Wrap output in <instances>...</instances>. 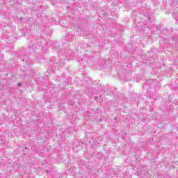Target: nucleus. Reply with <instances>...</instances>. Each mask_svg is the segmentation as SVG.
<instances>
[{
  "mask_svg": "<svg viewBox=\"0 0 178 178\" xmlns=\"http://www.w3.org/2000/svg\"><path fill=\"white\" fill-rule=\"evenodd\" d=\"M73 38H74V32H70L65 38V41L67 42H72L73 41Z\"/></svg>",
  "mask_w": 178,
  "mask_h": 178,
  "instance_id": "1",
  "label": "nucleus"
},
{
  "mask_svg": "<svg viewBox=\"0 0 178 178\" xmlns=\"http://www.w3.org/2000/svg\"><path fill=\"white\" fill-rule=\"evenodd\" d=\"M23 62H26V67L27 66H30V65H33V61L30 60L29 58H26L23 59Z\"/></svg>",
  "mask_w": 178,
  "mask_h": 178,
  "instance_id": "2",
  "label": "nucleus"
},
{
  "mask_svg": "<svg viewBox=\"0 0 178 178\" xmlns=\"http://www.w3.org/2000/svg\"><path fill=\"white\" fill-rule=\"evenodd\" d=\"M6 141V138L5 136L0 137V144H5Z\"/></svg>",
  "mask_w": 178,
  "mask_h": 178,
  "instance_id": "3",
  "label": "nucleus"
},
{
  "mask_svg": "<svg viewBox=\"0 0 178 178\" xmlns=\"http://www.w3.org/2000/svg\"><path fill=\"white\" fill-rule=\"evenodd\" d=\"M104 93L106 94V95H109V93H108V90H105Z\"/></svg>",
  "mask_w": 178,
  "mask_h": 178,
  "instance_id": "4",
  "label": "nucleus"
},
{
  "mask_svg": "<svg viewBox=\"0 0 178 178\" xmlns=\"http://www.w3.org/2000/svg\"><path fill=\"white\" fill-rule=\"evenodd\" d=\"M19 22H22L23 17H19Z\"/></svg>",
  "mask_w": 178,
  "mask_h": 178,
  "instance_id": "5",
  "label": "nucleus"
},
{
  "mask_svg": "<svg viewBox=\"0 0 178 178\" xmlns=\"http://www.w3.org/2000/svg\"><path fill=\"white\" fill-rule=\"evenodd\" d=\"M113 90H114L115 92H116L118 88H113Z\"/></svg>",
  "mask_w": 178,
  "mask_h": 178,
  "instance_id": "6",
  "label": "nucleus"
},
{
  "mask_svg": "<svg viewBox=\"0 0 178 178\" xmlns=\"http://www.w3.org/2000/svg\"><path fill=\"white\" fill-rule=\"evenodd\" d=\"M172 16L175 17V16H176V13H172Z\"/></svg>",
  "mask_w": 178,
  "mask_h": 178,
  "instance_id": "7",
  "label": "nucleus"
},
{
  "mask_svg": "<svg viewBox=\"0 0 178 178\" xmlns=\"http://www.w3.org/2000/svg\"><path fill=\"white\" fill-rule=\"evenodd\" d=\"M15 122H19L20 120H19V119L18 120H15Z\"/></svg>",
  "mask_w": 178,
  "mask_h": 178,
  "instance_id": "8",
  "label": "nucleus"
},
{
  "mask_svg": "<svg viewBox=\"0 0 178 178\" xmlns=\"http://www.w3.org/2000/svg\"><path fill=\"white\" fill-rule=\"evenodd\" d=\"M22 86V83H18V86L20 87Z\"/></svg>",
  "mask_w": 178,
  "mask_h": 178,
  "instance_id": "9",
  "label": "nucleus"
},
{
  "mask_svg": "<svg viewBox=\"0 0 178 178\" xmlns=\"http://www.w3.org/2000/svg\"><path fill=\"white\" fill-rule=\"evenodd\" d=\"M7 38H8V40L10 39V38H9V35L7 36Z\"/></svg>",
  "mask_w": 178,
  "mask_h": 178,
  "instance_id": "10",
  "label": "nucleus"
},
{
  "mask_svg": "<svg viewBox=\"0 0 178 178\" xmlns=\"http://www.w3.org/2000/svg\"><path fill=\"white\" fill-rule=\"evenodd\" d=\"M27 76H30V73L27 74Z\"/></svg>",
  "mask_w": 178,
  "mask_h": 178,
  "instance_id": "11",
  "label": "nucleus"
},
{
  "mask_svg": "<svg viewBox=\"0 0 178 178\" xmlns=\"http://www.w3.org/2000/svg\"><path fill=\"white\" fill-rule=\"evenodd\" d=\"M175 19L176 20H177V19L176 17H175Z\"/></svg>",
  "mask_w": 178,
  "mask_h": 178,
  "instance_id": "12",
  "label": "nucleus"
},
{
  "mask_svg": "<svg viewBox=\"0 0 178 178\" xmlns=\"http://www.w3.org/2000/svg\"><path fill=\"white\" fill-rule=\"evenodd\" d=\"M47 1H52V0H47Z\"/></svg>",
  "mask_w": 178,
  "mask_h": 178,
  "instance_id": "13",
  "label": "nucleus"
}]
</instances>
